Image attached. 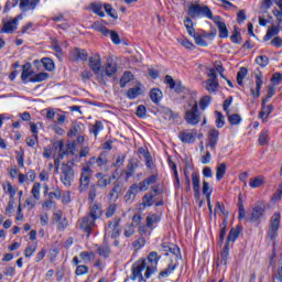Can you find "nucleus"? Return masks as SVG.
Here are the masks:
<instances>
[{"mask_svg":"<svg viewBox=\"0 0 282 282\" xmlns=\"http://www.w3.org/2000/svg\"><path fill=\"white\" fill-rule=\"evenodd\" d=\"M132 274L130 275L131 281L147 282V279H151V275H147L149 272V263L147 259L142 258L137 260L131 267Z\"/></svg>","mask_w":282,"mask_h":282,"instance_id":"nucleus-1","label":"nucleus"},{"mask_svg":"<svg viewBox=\"0 0 282 282\" xmlns=\"http://www.w3.org/2000/svg\"><path fill=\"white\" fill-rule=\"evenodd\" d=\"M187 18L193 19H209L213 21V11L208 6L199 4V3H191L187 7Z\"/></svg>","mask_w":282,"mask_h":282,"instance_id":"nucleus-2","label":"nucleus"},{"mask_svg":"<svg viewBox=\"0 0 282 282\" xmlns=\"http://www.w3.org/2000/svg\"><path fill=\"white\" fill-rule=\"evenodd\" d=\"M184 109L185 121L187 122V124H192V127H195V124H199V120H202V117L199 116L197 100H195L194 98L189 99L184 106Z\"/></svg>","mask_w":282,"mask_h":282,"instance_id":"nucleus-3","label":"nucleus"},{"mask_svg":"<svg viewBox=\"0 0 282 282\" xmlns=\"http://www.w3.org/2000/svg\"><path fill=\"white\" fill-rule=\"evenodd\" d=\"M281 228V213L275 212L270 220L269 228L267 230V239L269 241H274L279 237V229Z\"/></svg>","mask_w":282,"mask_h":282,"instance_id":"nucleus-4","label":"nucleus"},{"mask_svg":"<svg viewBox=\"0 0 282 282\" xmlns=\"http://www.w3.org/2000/svg\"><path fill=\"white\" fill-rule=\"evenodd\" d=\"M74 177H76V174L74 173V163H63L61 167V175L59 180L64 186L69 187L72 186V182H74Z\"/></svg>","mask_w":282,"mask_h":282,"instance_id":"nucleus-5","label":"nucleus"},{"mask_svg":"<svg viewBox=\"0 0 282 282\" xmlns=\"http://www.w3.org/2000/svg\"><path fill=\"white\" fill-rule=\"evenodd\" d=\"M265 215V205L263 204H256L251 208L250 215L246 218L248 224H261V218Z\"/></svg>","mask_w":282,"mask_h":282,"instance_id":"nucleus-6","label":"nucleus"},{"mask_svg":"<svg viewBox=\"0 0 282 282\" xmlns=\"http://www.w3.org/2000/svg\"><path fill=\"white\" fill-rule=\"evenodd\" d=\"M23 19V15H18L12 20H2V28L0 34H12L19 28V22Z\"/></svg>","mask_w":282,"mask_h":282,"instance_id":"nucleus-7","label":"nucleus"},{"mask_svg":"<svg viewBox=\"0 0 282 282\" xmlns=\"http://www.w3.org/2000/svg\"><path fill=\"white\" fill-rule=\"evenodd\" d=\"M53 148L58 152V155L54 156L55 169L58 170V166H61V160L69 153V150L65 148V143L63 141H56L53 143Z\"/></svg>","mask_w":282,"mask_h":282,"instance_id":"nucleus-8","label":"nucleus"},{"mask_svg":"<svg viewBox=\"0 0 282 282\" xmlns=\"http://www.w3.org/2000/svg\"><path fill=\"white\" fill-rule=\"evenodd\" d=\"M89 182H91V167L86 165L82 169V174L79 178V191H87L89 188Z\"/></svg>","mask_w":282,"mask_h":282,"instance_id":"nucleus-9","label":"nucleus"},{"mask_svg":"<svg viewBox=\"0 0 282 282\" xmlns=\"http://www.w3.org/2000/svg\"><path fill=\"white\" fill-rule=\"evenodd\" d=\"M161 252H165V257H169V252L173 254L175 261L182 259L180 247L174 243L163 242L161 245Z\"/></svg>","mask_w":282,"mask_h":282,"instance_id":"nucleus-10","label":"nucleus"},{"mask_svg":"<svg viewBox=\"0 0 282 282\" xmlns=\"http://www.w3.org/2000/svg\"><path fill=\"white\" fill-rule=\"evenodd\" d=\"M79 228L86 232L87 237H91V230L96 228V220L86 215L79 220Z\"/></svg>","mask_w":282,"mask_h":282,"instance_id":"nucleus-11","label":"nucleus"},{"mask_svg":"<svg viewBox=\"0 0 282 282\" xmlns=\"http://www.w3.org/2000/svg\"><path fill=\"white\" fill-rule=\"evenodd\" d=\"M161 257L158 256V252L152 251L148 254V271L147 276H151V274H155L158 272V263L160 261Z\"/></svg>","mask_w":282,"mask_h":282,"instance_id":"nucleus-12","label":"nucleus"},{"mask_svg":"<svg viewBox=\"0 0 282 282\" xmlns=\"http://www.w3.org/2000/svg\"><path fill=\"white\" fill-rule=\"evenodd\" d=\"M196 135L197 131L195 130H183L178 133L181 142H183L184 144H193V142H195Z\"/></svg>","mask_w":282,"mask_h":282,"instance_id":"nucleus-13","label":"nucleus"},{"mask_svg":"<svg viewBox=\"0 0 282 282\" xmlns=\"http://www.w3.org/2000/svg\"><path fill=\"white\" fill-rule=\"evenodd\" d=\"M88 65L94 74H100V69L102 68V61L100 55L95 54L90 56L88 59Z\"/></svg>","mask_w":282,"mask_h":282,"instance_id":"nucleus-14","label":"nucleus"},{"mask_svg":"<svg viewBox=\"0 0 282 282\" xmlns=\"http://www.w3.org/2000/svg\"><path fill=\"white\" fill-rule=\"evenodd\" d=\"M217 142H219V130L217 129H212L208 131V137H207V144L206 147L215 151V147H217Z\"/></svg>","mask_w":282,"mask_h":282,"instance_id":"nucleus-15","label":"nucleus"},{"mask_svg":"<svg viewBox=\"0 0 282 282\" xmlns=\"http://www.w3.org/2000/svg\"><path fill=\"white\" fill-rule=\"evenodd\" d=\"M212 21L217 25L220 39H228V28L225 22H221V17L215 15Z\"/></svg>","mask_w":282,"mask_h":282,"instance_id":"nucleus-16","label":"nucleus"},{"mask_svg":"<svg viewBox=\"0 0 282 282\" xmlns=\"http://www.w3.org/2000/svg\"><path fill=\"white\" fill-rule=\"evenodd\" d=\"M261 87H263V75L261 72L256 73V90L254 88H251V96L253 98H259L261 96Z\"/></svg>","mask_w":282,"mask_h":282,"instance_id":"nucleus-17","label":"nucleus"},{"mask_svg":"<svg viewBox=\"0 0 282 282\" xmlns=\"http://www.w3.org/2000/svg\"><path fill=\"white\" fill-rule=\"evenodd\" d=\"M87 216L90 217L91 219H95V221H97V219H100V217H102V207L94 203L89 207V213L87 214Z\"/></svg>","mask_w":282,"mask_h":282,"instance_id":"nucleus-18","label":"nucleus"},{"mask_svg":"<svg viewBox=\"0 0 282 282\" xmlns=\"http://www.w3.org/2000/svg\"><path fill=\"white\" fill-rule=\"evenodd\" d=\"M41 0H20V9L22 12H30V10H36V6Z\"/></svg>","mask_w":282,"mask_h":282,"instance_id":"nucleus-19","label":"nucleus"},{"mask_svg":"<svg viewBox=\"0 0 282 282\" xmlns=\"http://www.w3.org/2000/svg\"><path fill=\"white\" fill-rule=\"evenodd\" d=\"M267 102V99H262V109L258 115L260 120H268V117L272 113V109H274L272 105H265Z\"/></svg>","mask_w":282,"mask_h":282,"instance_id":"nucleus-20","label":"nucleus"},{"mask_svg":"<svg viewBox=\"0 0 282 282\" xmlns=\"http://www.w3.org/2000/svg\"><path fill=\"white\" fill-rule=\"evenodd\" d=\"M239 235H241V227L231 228L227 236L225 246H230V243H235V241L239 239Z\"/></svg>","mask_w":282,"mask_h":282,"instance_id":"nucleus-21","label":"nucleus"},{"mask_svg":"<svg viewBox=\"0 0 282 282\" xmlns=\"http://www.w3.org/2000/svg\"><path fill=\"white\" fill-rule=\"evenodd\" d=\"M155 182H158V174H153L144 178L143 181L140 182V191H149V186H151V184H155Z\"/></svg>","mask_w":282,"mask_h":282,"instance_id":"nucleus-22","label":"nucleus"},{"mask_svg":"<svg viewBox=\"0 0 282 282\" xmlns=\"http://www.w3.org/2000/svg\"><path fill=\"white\" fill-rule=\"evenodd\" d=\"M138 166H140V163L135 160H130L128 163V171L126 172V181H129L130 177H133L135 175V171L138 170Z\"/></svg>","mask_w":282,"mask_h":282,"instance_id":"nucleus-23","label":"nucleus"},{"mask_svg":"<svg viewBox=\"0 0 282 282\" xmlns=\"http://www.w3.org/2000/svg\"><path fill=\"white\" fill-rule=\"evenodd\" d=\"M120 193H122V185H120V183H115L112 189L108 195L110 202H118Z\"/></svg>","mask_w":282,"mask_h":282,"instance_id":"nucleus-24","label":"nucleus"},{"mask_svg":"<svg viewBox=\"0 0 282 282\" xmlns=\"http://www.w3.org/2000/svg\"><path fill=\"white\" fill-rule=\"evenodd\" d=\"M153 197H155L153 194H145L138 206L139 210H147L148 207L153 206Z\"/></svg>","mask_w":282,"mask_h":282,"instance_id":"nucleus-25","label":"nucleus"},{"mask_svg":"<svg viewBox=\"0 0 282 282\" xmlns=\"http://www.w3.org/2000/svg\"><path fill=\"white\" fill-rule=\"evenodd\" d=\"M32 74H34V72H32V64L26 63L22 66V74H21V80L24 83H30V78L32 76Z\"/></svg>","mask_w":282,"mask_h":282,"instance_id":"nucleus-26","label":"nucleus"},{"mask_svg":"<svg viewBox=\"0 0 282 282\" xmlns=\"http://www.w3.org/2000/svg\"><path fill=\"white\" fill-rule=\"evenodd\" d=\"M118 226H120V220L118 219L109 223L108 230H111V239H118V237H120V229Z\"/></svg>","mask_w":282,"mask_h":282,"instance_id":"nucleus-27","label":"nucleus"},{"mask_svg":"<svg viewBox=\"0 0 282 282\" xmlns=\"http://www.w3.org/2000/svg\"><path fill=\"white\" fill-rule=\"evenodd\" d=\"M192 186L194 188V195L195 197H199L200 192H199V172H193L192 173Z\"/></svg>","mask_w":282,"mask_h":282,"instance_id":"nucleus-28","label":"nucleus"},{"mask_svg":"<svg viewBox=\"0 0 282 282\" xmlns=\"http://www.w3.org/2000/svg\"><path fill=\"white\" fill-rule=\"evenodd\" d=\"M229 248L230 246L225 245L220 258H218L217 265H228V256L230 254Z\"/></svg>","mask_w":282,"mask_h":282,"instance_id":"nucleus-29","label":"nucleus"},{"mask_svg":"<svg viewBox=\"0 0 282 282\" xmlns=\"http://www.w3.org/2000/svg\"><path fill=\"white\" fill-rule=\"evenodd\" d=\"M97 254L102 257L104 259H109V254H111V248L108 245H96Z\"/></svg>","mask_w":282,"mask_h":282,"instance_id":"nucleus-30","label":"nucleus"},{"mask_svg":"<svg viewBox=\"0 0 282 282\" xmlns=\"http://www.w3.org/2000/svg\"><path fill=\"white\" fill-rule=\"evenodd\" d=\"M279 32H281V29L279 26H276V25L269 26L265 35L263 36V41L264 42L270 41V39H272V36L279 35Z\"/></svg>","mask_w":282,"mask_h":282,"instance_id":"nucleus-31","label":"nucleus"},{"mask_svg":"<svg viewBox=\"0 0 282 282\" xmlns=\"http://www.w3.org/2000/svg\"><path fill=\"white\" fill-rule=\"evenodd\" d=\"M162 98L163 94L162 90H160L159 88H153L150 90V99L152 100V102H154V105H158V102H160Z\"/></svg>","mask_w":282,"mask_h":282,"instance_id":"nucleus-32","label":"nucleus"},{"mask_svg":"<svg viewBox=\"0 0 282 282\" xmlns=\"http://www.w3.org/2000/svg\"><path fill=\"white\" fill-rule=\"evenodd\" d=\"M176 268H177V262H174V263H173V261H171V263L169 264V267H167L165 270H163V271H161V272L159 273V279H166V276H169L170 274H172L173 271H174Z\"/></svg>","mask_w":282,"mask_h":282,"instance_id":"nucleus-33","label":"nucleus"},{"mask_svg":"<svg viewBox=\"0 0 282 282\" xmlns=\"http://www.w3.org/2000/svg\"><path fill=\"white\" fill-rule=\"evenodd\" d=\"M90 10L94 12V14H97V17H100L101 19L105 17V11H102V3L100 2H93L90 4Z\"/></svg>","mask_w":282,"mask_h":282,"instance_id":"nucleus-34","label":"nucleus"},{"mask_svg":"<svg viewBox=\"0 0 282 282\" xmlns=\"http://www.w3.org/2000/svg\"><path fill=\"white\" fill-rule=\"evenodd\" d=\"M50 78L47 73H39L29 78V83H43Z\"/></svg>","mask_w":282,"mask_h":282,"instance_id":"nucleus-35","label":"nucleus"},{"mask_svg":"<svg viewBox=\"0 0 282 282\" xmlns=\"http://www.w3.org/2000/svg\"><path fill=\"white\" fill-rule=\"evenodd\" d=\"M105 129V126L102 124V121H96L95 124L89 127V132L95 135V138H98V133Z\"/></svg>","mask_w":282,"mask_h":282,"instance_id":"nucleus-36","label":"nucleus"},{"mask_svg":"<svg viewBox=\"0 0 282 282\" xmlns=\"http://www.w3.org/2000/svg\"><path fill=\"white\" fill-rule=\"evenodd\" d=\"M217 87H219V82L217 79L205 80V88L207 89V91L215 93L217 91Z\"/></svg>","mask_w":282,"mask_h":282,"instance_id":"nucleus-37","label":"nucleus"},{"mask_svg":"<svg viewBox=\"0 0 282 282\" xmlns=\"http://www.w3.org/2000/svg\"><path fill=\"white\" fill-rule=\"evenodd\" d=\"M73 56L75 58V61H87V51L85 50H80V48H75L73 51Z\"/></svg>","mask_w":282,"mask_h":282,"instance_id":"nucleus-38","label":"nucleus"},{"mask_svg":"<svg viewBox=\"0 0 282 282\" xmlns=\"http://www.w3.org/2000/svg\"><path fill=\"white\" fill-rule=\"evenodd\" d=\"M262 184H265V180L263 178V176L253 177L249 182L250 188H261Z\"/></svg>","mask_w":282,"mask_h":282,"instance_id":"nucleus-39","label":"nucleus"},{"mask_svg":"<svg viewBox=\"0 0 282 282\" xmlns=\"http://www.w3.org/2000/svg\"><path fill=\"white\" fill-rule=\"evenodd\" d=\"M184 25L186 28L187 33L192 36V39H194V36L197 33L195 32V28L193 26V20H191V18H185Z\"/></svg>","mask_w":282,"mask_h":282,"instance_id":"nucleus-40","label":"nucleus"},{"mask_svg":"<svg viewBox=\"0 0 282 282\" xmlns=\"http://www.w3.org/2000/svg\"><path fill=\"white\" fill-rule=\"evenodd\" d=\"M226 175V163H220L217 167H216V180L218 182H221V180H224V176Z\"/></svg>","mask_w":282,"mask_h":282,"instance_id":"nucleus-41","label":"nucleus"},{"mask_svg":"<svg viewBox=\"0 0 282 282\" xmlns=\"http://www.w3.org/2000/svg\"><path fill=\"white\" fill-rule=\"evenodd\" d=\"M140 94H142V89L140 87H134V88H130L127 93V98H129V100H135V98H138V96H140Z\"/></svg>","mask_w":282,"mask_h":282,"instance_id":"nucleus-42","label":"nucleus"},{"mask_svg":"<svg viewBox=\"0 0 282 282\" xmlns=\"http://www.w3.org/2000/svg\"><path fill=\"white\" fill-rule=\"evenodd\" d=\"M31 195L39 202L41 199V183H34L31 189Z\"/></svg>","mask_w":282,"mask_h":282,"instance_id":"nucleus-43","label":"nucleus"},{"mask_svg":"<svg viewBox=\"0 0 282 282\" xmlns=\"http://www.w3.org/2000/svg\"><path fill=\"white\" fill-rule=\"evenodd\" d=\"M160 223V217L158 214H151L145 218V224L148 228H153L154 224Z\"/></svg>","mask_w":282,"mask_h":282,"instance_id":"nucleus-44","label":"nucleus"},{"mask_svg":"<svg viewBox=\"0 0 282 282\" xmlns=\"http://www.w3.org/2000/svg\"><path fill=\"white\" fill-rule=\"evenodd\" d=\"M97 195H98V185L94 184L90 186L89 193H88V200L90 202V204H94V202H96Z\"/></svg>","mask_w":282,"mask_h":282,"instance_id":"nucleus-45","label":"nucleus"},{"mask_svg":"<svg viewBox=\"0 0 282 282\" xmlns=\"http://www.w3.org/2000/svg\"><path fill=\"white\" fill-rule=\"evenodd\" d=\"M246 76H248V68L241 67L237 73V83L240 87L243 85V78H246Z\"/></svg>","mask_w":282,"mask_h":282,"instance_id":"nucleus-46","label":"nucleus"},{"mask_svg":"<svg viewBox=\"0 0 282 282\" xmlns=\"http://www.w3.org/2000/svg\"><path fill=\"white\" fill-rule=\"evenodd\" d=\"M42 65L46 72H54V61L50 57L42 58Z\"/></svg>","mask_w":282,"mask_h":282,"instance_id":"nucleus-47","label":"nucleus"},{"mask_svg":"<svg viewBox=\"0 0 282 282\" xmlns=\"http://www.w3.org/2000/svg\"><path fill=\"white\" fill-rule=\"evenodd\" d=\"M177 43L185 47V50H195V44H193V42L188 41L186 37L177 39Z\"/></svg>","mask_w":282,"mask_h":282,"instance_id":"nucleus-48","label":"nucleus"},{"mask_svg":"<svg viewBox=\"0 0 282 282\" xmlns=\"http://www.w3.org/2000/svg\"><path fill=\"white\" fill-rule=\"evenodd\" d=\"M256 63L260 67H268V65H270V58H268L265 55H260L256 57Z\"/></svg>","mask_w":282,"mask_h":282,"instance_id":"nucleus-49","label":"nucleus"},{"mask_svg":"<svg viewBox=\"0 0 282 282\" xmlns=\"http://www.w3.org/2000/svg\"><path fill=\"white\" fill-rule=\"evenodd\" d=\"M131 76H132L131 72H124L123 73V75H122V77L119 82V85H120L121 88L127 87V84L131 83Z\"/></svg>","mask_w":282,"mask_h":282,"instance_id":"nucleus-50","label":"nucleus"},{"mask_svg":"<svg viewBox=\"0 0 282 282\" xmlns=\"http://www.w3.org/2000/svg\"><path fill=\"white\" fill-rule=\"evenodd\" d=\"M270 141L269 134H268V130H263L258 139V142L260 144V147H265V144H268V142Z\"/></svg>","mask_w":282,"mask_h":282,"instance_id":"nucleus-51","label":"nucleus"},{"mask_svg":"<svg viewBox=\"0 0 282 282\" xmlns=\"http://www.w3.org/2000/svg\"><path fill=\"white\" fill-rule=\"evenodd\" d=\"M215 116H216V127L217 129H221L224 124H226V120L224 119V113H221L220 111H215Z\"/></svg>","mask_w":282,"mask_h":282,"instance_id":"nucleus-52","label":"nucleus"},{"mask_svg":"<svg viewBox=\"0 0 282 282\" xmlns=\"http://www.w3.org/2000/svg\"><path fill=\"white\" fill-rule=\"evenodd\" d=\"M89 273V267L85 265V264H79L77 265L76 270H75V275L76 276H83L85 274Z\"/></svg>","mask_w":282,"mask_h":282,"instance_id":"nucleus-53","label":"nucleus"},{"mask_svg":"<svg viewBox=\"0 0 282 282\" xmlns=\"http://www.w3.org/2000/svg\"><path fill=\"white\" fill-rule=\"evenodd\" d=\"M229 124L237 126L241 124V116L238 113L227 115Z\"/></svg>","mask_w":282,"mask_h":282,"instance_id":"nucleus-54","label":"nucleus"},{"mask_svg":"<svg viewBox=\"0 0 282 282\" xmlns=\"http://www.w3.org/2000/svg\"><path fill=\"white\" fill-rule=\"evenodd\" d=\"M161 113H162L164 120H175V113L170 108H163L161 110Z\"/></svg>","mask_w":282,"mask_h":282,"instance_id":"nucleus-55","label":"nucleus"},{"mask_svg":"<svg viewBox=\"0 0 282 282\" xmlns=\"http://www.w3.org/2000/svg\"><path fill=\"white\" fill-rule=\"evenodd\" d=\"M109 184H111V178L102 176L97 181V184H95V186H97V188H107Z\"/></svg>","mask_w":282,"mask_h":282,"instance_id":"nucleus-56","label":"nucleus"},{"mask_svg":"<svg viewBox=\"0 0 282 282\" xmlns=\"http://www.w3.org/2000/svg\"><path fill=\"white\" fill-rule=\"evenodd\" d=\"M82 261H84V263H89L91 261V259H94V257H96L94 254V252H88V251H82L79 254Z\"/></svg>","mask_w":282,"mask_h":282,"instance_id":"nucleus-57","label":"nucleus"},{"mask_svg":"<svg viewBox=\"0 0 282 282\" xmlns=\"http://www.w3.org/2000/svg\"><path fill=\"white\" fill-rule=\"evenodd\" d=\"M116 72H118V68L116 67V64H111V63H108L106 65V68H105V74L106 76H113V74H116Z\"/></svg>","mask_w":282,"mask_h":282,"instance_id":"nucleus-58","label":"nucleus"},{"mask_svg":"<svg viewBox=\"0 0 282 282\" xmlns=\"http://www.w3.org/2000/svg\"><path fill=\"white\" fill-rule=\"evenodd\" d=\"M139 152L143 154V158L145 160V166L148 169H151V164H153V159L151 158V154L144 151V149H139Z\"/></svg>","mask_w":282,"mask_h":282,"instance_id":"nucleus-59","label":"nucleus"},{"mask_svg":"<svg viewBox=\"0 0 282 282\" xmlns=\"http://www.w3.org/2000/svg\"><path fill=\"white\" fill-rule=\"evenodd\" d=\"M231 43H236L237 45L241 44V33L237 31V28H235L231 36H230Z\"/></svg>","mask_w":282,"mask_h":282,"instance_id":"nucleus-60","label":"nucleus"},{"mask_svg":"<svg viewBox=\"0 0 282 282\" xmlns=\"http://www.w3.org/2000/svg\"><path fill=\"white\" fill-rule=\"evenodd\" d=\"M193 39H194L196 45H198L199 47L208 46V42H206V40H204L203 35L196 34Z\"/></svg>","mask_w":282,"mask_h":282,"instance_id":"nucleus-61","label":"nucleus"},{"mask_svg":"<svg viewBox=\"0 0 282 282\" xmlns=\"http://www.w3.org/2000/svg\"><path fill=\"white\" fill-rule=\"evenodd\" d=\"M137 118H147V107L144 105H139L135 111Z\"/></svg>","mask_w":282,"mask_h":282,"instance_id":"nucleus-62","label":"nucleus"},{"mask_svg":"<svg viewBox=\"0 0 282 282\" xmlns=\"http://www.w3.org/2000/svg\"><path fill=\"white\" fill-rule=\"evenodd\" d=\"M210 105V96H204L200 98L199 107L204 111L206 107Z\"/></svg>","mask_w":282,"mask_h":282,"instance_id":"nucleus-63","label":"nucleus"},{"mask_svg":"<svg viewBox=\"0 0 282 282\" xmlns=\"http://www.w3.org/2000/svg\"><path fill=\"white\" fill-rule=\"evenodd\" d=\"M270 45H272V47H276V50H281V47H282V39H281V36H275L270 42Z\"/></svg>","mask_w":282,"mask_h":282,"instance_id":"nucleus-64","label":"nucleus"}]
</instances>
